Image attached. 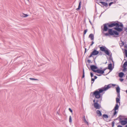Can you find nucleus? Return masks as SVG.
Here are the masks:
<instances>
[{
  "mask_svg": "<svg viewBox=\"0 0 127 127\" xmlns=\"http://www.w3.org/2000/svg\"><path fill=\"white\" fill-rule=\"evenodd\" d=\"M102 27V33L105 36L117 37L119 36L120 32L123 31V25L122 23L116 21L104 24L103 28Z\"/></svg>",
  "mask_w": 127,
  "mask_h": 127,
  "instance_id": "1",
  "label": "nucleus"
},
{
  "mask_svg": "<svg viewBox=\"0 0 127 127\" xmlns=\"http://www.w3.org/2000/svg\"><path fill=\"white\" fill-rule=\"evenodd\" d=\"M117 85L113 84H110L107 85H105L104 87L99 88L90 93V95L93 97H95L96 99L101 98V100L102 99L103 94L104 93V91H106L110 88L111 87H115Z\"/></svg>",
  "mask_w": 127,
  "mask_h": 127,
  "instance_id": "2",
  "label": "nucleus"
},
{
  "mask_svg": "<svg viewBox=\"0 0 127 127\" xmlns=\"http://www.w3.org/2000/svg\"><path fill=\"white\" fill-rule=\"evenodd\" d=\"M117 95L118 97H117L116 98V103L114 109L112 110V111H114L111 116V118H113L115 116L116 117L118 112V109L120 103V95H119V96H118V95Z\"/></svg>",
  "mask_w": 127,
  "mask_h": 127,
  "instance_id": "3",
  "label": "nucleus"
},
{
  "mask_svg": "<svg viewBox=\"0 0 127 127\" xmlns=\"http://www.w3.org/2000/svg\"><path fill=\"white\" fill-rule=\"evenodd\" d=\"M100 45L99 46L100 48V50L101 51L104 52L105 54L110 57L109 60L111 61L113 63V64L114 65V62L112 57V53L110 51L104 46H102L100 47Z\"/></svg>",
  "mask_w": 127,
  "mask_h": 127,
  "instance_id": "4",
  "label": "nucleus"
},
{
  "mask_svg": "<svg viewBox=\"0 0 127 127\" xmlns=\"http://www.w3.org/2000/svg\"><path fill=\"white\" fill-rule=\"evenodd\" d=\"M97 48H96V49H93V51L91 53L90 55L89 56L87 59H88L89 58L91 57H93V56L99 54V51L97 50Z\"/></svg>",
  "mask_w": 127,
  "mask_h": 127,
  "instance_id": "5",
  "label": "nucleus"
},
{
  "mask_svg": "<svg viewBox=\"0 0 127 127\" xmlns=\"http://www.w3.org/2000/svg\"><path fill=\"white\" fill-rule=\"evenodd\" d=\"M98 68L97 66L94 65H92L90 66L91 70L95 73L96 70Z\"/></svg>",
  "mask_w": 127,
  "mask_h": 127,
  "instance_id": "6",
  "label": "nucleus"
},
{
  "mask_svg": "<svg viewBox=\"0 0 127 127\" xmlns=\"http://www.w3.org/2000/svg\"><path fill=\"white\" fill-rule=\"evenodd\" d=\"M124 119V120H122V118L121 120L120 121V122H119L121 125L123 126L127 124V120L126 118H125Z\"/></svg>",
  "mask_w": 127,
  "mask_h": 127,
  "instance_id": "7",
  "label": "nucleus"
},
{
  "mask_svg": "<svg viewBox=\"0 0 127 127\" xmlns=\"http://www.w3.org/2000/svg\"><path fill=\"white\" fill-rule=\"evenodd\" d=\"M107 67V68L108 69L110 70V71L109 72V73L114 68V66H112V64L111 63H110V64H108V67Z\"/></svg>",
  "mask_w": 127,
  "mask_h": 127,
  "instance_id": "8",
  "label": "nucleus"
},
{
  "mask_svg": "<svg viewBox=\"0 0 127 127\" xmlns=\"http://www.w3.org/2000/svg\"><path fill=\"white\" fill-rule=\"evenodd\" d=\"M94 107L97 109H99L101 107V105L98 103H95L94 105Z\"/></svg>",
  "mask_w": 127,
  "mask_h": 127,
  "instance_id": "9",
  "label": "nucleus"
},
{
  "mask_svg": "<svg viewBox=\"0 0 127 127\" xmlns=\"http://www.w3.org/2000/svg\"><path fill=\"white\" fill-rule=\"evenodd\" d=\"M117 86L116 88V92L117 93V95H118V96L120 95V88L118 85H117Z\"/></svg>",
  "mask_w": 127,
  "mask_h": 127,
  "instance_id": "10",
  "label": "nucleus"
},
{
  "mask_svg": "<svg viewBox=\"0 0 127 127\" xmlns=\"http://www.w3.org/2000/svg\"><path fill=\"white\" fill-rule=\"evenodd\" d=\"M95 73H96L98 74H103V72L102 70H101L100 69H98V68H97V70H96V71L95 72Z\"/></svg>",
  "mask_w": 127,
  "mask_h": 127,
  "instance_id": "11",
  "label": "nucleus"
},
{
  "mask_svg": "<svg viewBox=\"0 0 127 127\" xmlns=\"http://www.w3.org/2000/svg\"><path fill=\"white\" fill-rule=\"evenodd\" d=\"M102 5L106 7H107L108 6V4L107 3L103 1H100L99 2Z\"/></svg>",
  "mask_w": 127,
  "mask_h": 127,
  "instance_id": "12",
  "label": "nucleus"
},
{
  "mask_svg": "<svg viewBox=\"0 0 127 127\" xmlns=\"http://www.w3.org/2000/svg\"><path fill=\"white\" fill-rule=\"evenodd\" d=\"M124 75V73L122 72L119 73L118 75L119 76L120 78H122L123 77Z\"/></svg>",
  "mask_w": 127,
  "mask_h": 127,
  "instance_id": "13",
  "label": "nucleus"
},
{
  "mask_svg": "<svg viewBox=\"0 0 127 127\" xmlns=\"http://www.w3.org/2000/svg\"><path fill=\"white\" fill-rule=\"evenodd\" d=\"M96 114L99 117L101 116L102 115L101 111L99 110H97L96 111Z\"/></svg>",
  "mask_w": 127,
  "mask_h": 127,
  "instance_id": "14",
  "label": "nucleus"
},
{
  "mask_svg": "<svg viewBox=\"0 0 127 127\" xmlns=\"http://www.w3.org/2000/svg\"><path fill=\"white\" fill-rule=\"evenodd\" d=\"M89 37L90 38L91 40H93L94 39V36L93 34L92 33L90 34L89 36Z\"/></svg>",
  "mask_w": 127,
  "mask_h": 127,
  "instance_id": "15",
  "label": "nucleus"
},
{
  "mask_svg": "<svg viewBox=\"0 0 127 127\" xmlns=\"http://www.w3.org/2000/svg\"><path fill=\"white\" fill-rule=\"evenodd\" d=\"M123 117V116L121 115H119L118 117L116 119H114V121H115V120H118L119 119V122H120V121H121L122 119L121 117Z\"/></svg>",
  "mask_w": 127,
  "mask_h": 127,
  "instance_id": "16",
  "label": "nucleus"
},
{
  "mask_svg": "<svg viewBox=\"0 0 127 127\" xmlns=\"http://www.w3.org/2000/svg\"><path fill=\"white\" fill-rule=\"evenodd\" d=\"M81 1H80L79 3V5H78V8H77L76 9L77 10H79L81 8Z\"/></svg>",
  "mask_w": 127,
  "mask_h": 127,
  "instance_id": "17",
  "label": "nucleus"
},
{
  "mask_svg": "<svg viewBox=\"0 0 127 127\" xmlns=\"http://www.w3.org/2000/svg\"><path fill=\"white\" fill-rule=\"evenodd\" d=\"M83 120L84 121V122L86 124H87V125H89L88 123L86 120V118H85V116H84V117L83 118Z\"/></svg>",
  "mask_w": 127,
  "mask_h": 127,
  "instance_id": "18",
  "label": "nucleus"
},
{
  "mask_svg": "<svg viewBox=\"0 0 127 127\" xmlns=\"http://www.w3.org/2000/svg\"><path fill=\"white\" fill-rule=\"evenodd\" d=\"M102 117L104 119V118H108V116L106 114H104L102 115Z\"/></svg>",
  "mask_w": 127,
  "mask_h": 127,
  "instance_id": "19",
  "label": "nucleus"
},
{
  "mask_svg": "<svg viewBox=\"0 0 127 127\" xmlns=\"http://www.w3.org/2000/svg\"><path fill=\"white\" fill-rule=\"evenodd\" d=\"M122 67L123 68L122 70L124 72H125L126 71H127V68L126 67H123L122 66Z\"/></svg>",
  "mask_w": 127,
  "mask_h": 127,
  "instance_id": "20",
  "label": "nucleus"
},
{
  "mask_svg": "<svg viewBox=\"0 0 127 127\" xmlns=\"http://www.w3.org/2000/svg\"><path fill=\"white\" fill-rule=\"evenodd\" d=\"M29 15L27 14H24V13H23L21 15V16L22 17H27Z\"/></svg>",
  "mask_w": 127,
  "mask_h": 127,
  "instance_id": "21",
  "label": "nucleus"
},
{
  "mask_svg": "<svg viewBox=\"0 0 127 127\" xmlns=\"http://www.w3.org/2000/svg\"><path fill=\"white\" fill-rule=\"evenodd\" d=\"M124 54L126 57L127 58V49H125V51Z\"/></svg>",
  "mask_w": 127,
  "mask_h": 127,
  "instance_id": "22",
  "label": "nucleus"
},
{
  "mask_svg": "<svg viewBox=\"0 0 127 127\" xmlns=\"http://www.w3.org/2000/svg\"><path fill=\"white\" fill-rule=\"evenodd\" d=\"M123 67H126L127 66V61H126L124 64L123 66Z\"/></svg>",
  "mask_w": 127,
  "mask_h": 127,
  "instance_id": "23",
  "label": "nucleus"
},
{
  "mask_svg": "<svg viewBox=\"0 0 127 127\" xmlns=\"http://www.w3.org/2000/svg\"><path fill=\"white\" fill-rule=\"evenodd\" d=\"M85 77V72L84 68L83 69V75L82 77V79L84 78Z\"/></svg>",
  "mask_w": 127,
  "mask_h": 127,
  "instance_id": "24",
  "label": "nucleus"
},
{
  "mask_svg": "<svg viewBox=\"0 0 127 127\" xmlns=\"http://www.w3.org/2000/svg\"><path fill=\"white\" fill-rule=\"evenodd\" d=\"M87 31V29L85 30L83 32L84 37L85 35L86 34Z\"/></svg>",
  "mask_w": 127,
  "mask_h": 127,
  "instance_id": "25",
  "label": "nucleus"
},
{
  "mask_svg": "<svg viewBox=\"0 0 127 127\" xmlns=\"http://www.w3.org/2000/svg\"><path fill=\"white\" fill-rule=\"evenodd\" d=\"M69 122L70 123H71L72 122V119L71 116H70L69 117Z\"/></svg>",
  "mask_w": 127,
  "mask_h": 127,
  "instance_id": "26",
  "label": "nucleus"
},
{
  "mask_svg": "<svg viewBox=\"0 0 127 127\" xmlns=\"http://www.w3.org/2000/svg\"><path fill=\"white\" fill-rule=\"evenodd\" d=\"M95 79L94 78H92L91 79V83L92 84L95 81Z\"/></svg>",
  "mask_w": 127,
  "mask_h": 127,
  "instance_id": "27",
  "label": "nucleus"
},
{
  "mask_svg": "<svg viewBox=\"0 0 127 127\" xmlns=\"http://www.w3.org/2000/svg\"><path fill=\"white\" fill-rule=\"evenodd\" d=\"M108 69L107 68V67H105V68L103 69L102 70L103 73H104V71L106 70V69Z\"/></svg>",
  "mask_w": 127,
  "mask_h": 127,
  "instance_id": "28",
  "label": "nucleus"
},
{
  "mask_svg": "<svg viewBox=\"0 0 127 127\" xmlns=\"http://www.w3.org/2000/svg\"><path fill=\"white\" fill-rule=\"evenodd\" d=\"M114 124H115V122H114V121H113L112 122V127H114Z\"/></svg>",
  "mask_w": 127,
  "mask_h": 127,
  "instance_id": "29",
  "label": "nucleus"
},
{
  "mask_svg": "<svg viewBox=\"0 0 127 127\" xmlns=\"http://www.w3.org/2000/svg\"><path fill=\"white\" fill-rule=\"evenodd\" d=\"M90 75H91V77L92 78V77L94 76V74H93L94 73L93 72H91L90 73Z\"/></svg>",
  "mask_w": 127,
  "mask_h": 127,
  "instance_id": "30",
  "label": "nucleus"
},
{
  "mask_svg": "<svg viewBox=\"0 0 127 127\" xmlns=\"http://www.w3.org/2000/svg\"><path fill=\"white\" fill-rule=\"evenodd\" d=\"M99 99H100V100L97 99L96 100V102L95 103H98V102H99L100 100V102L102 100H101V98H100Z\"/></svg>",
  "mask_w": 127,
  "mask_h": 127,
  "instance_id": "31",
  "label": "nucleus"
},
{
  "mask_svg": "<svg viewBox=\"0 0 127 127\" xmlns=\"http://www.w3.org/2000/svg\"><path fill=\"white\" fill-rule=\"evenodd\" d=\"M94 42L93 41L92 42H91V44H90V46H89V48H90V46H92L93 45V44H94Z\"/></svg>",
  "mask_w": 127,
  "mask_h": 127,
  "instance_id": "32",
  "label": "nucleus"
},
{
  "mask_svg": "<svg viewBox=\"0 0 127 127\" xmlns=\"http://www.w3.org/2000/svg\"><path fill=\"white\" fill-rule=\"evenodd\" d=\"M114 4V3L113 2H110V3H109V6H110L112 4Z\"/></svg>",
  "mask_w": 127,
  "mask_h": 127,
  "instance_id": "33",
  "label": "nucleus"
},
{
  "mask_svg": "<svg viewBox=\"0 0 127 127\" xmlns=\"http://www.w3.org/2000/svg\"><path fill=\"white\" fill-rule=\"evenodd\" d=\"M99 51V55H102V54H103V55H105V54H102V52H101V51Z\"/></svg>",
  "mask_w": 127,
  "mask_h": 127,
  "instance_id": "34",
  "label": "nucleus"
},
{
  "mask_svg": "<svg viewBox=\"0 0 127 127\" xmlns=\"http://www.w3.org/2000/svg\"><path fill=\"white\" fill-rule=\"evenodd\" d=\"M68 110L71 113H72L73 111L70 108H69Z\"/></svg>",
  "mask_w": 127,
  "mask_h": 127,
  "instance_id": "35",
  "label": "nucleus"
},
{
  "mask_svg": "<svg viewBox=\"0 0 127 127\" xmlns=\"http://www.w3.org/2000/svg\"><path fill=\"white\" fill-rule=\"evenodd\" d=\"M124 80V79L123 78H120L119 79V80L121 82H122Z\"/></svg>",
  "mask_w": 127,
  "mask_h": 127,
  "instance_id": "36",
  "label": "nucleus"
},
{
  "mask_svg": "<svg viewBox=\"0 0 127 127\" xmlns=\"http://www.w3.org/2000/svg\"><path fill=\"white\" fill-rule=\"evenodd\" d=\"M30 79L31 80H37V79L33 78H30Z\"/></svg>",
  "mask_w": 127,
  "mask_h": 127,
  "instance_id": "37",
  "label": "nucleus"
},
{
  "mask_svg": "<svg viewBox=\"0 0 127 127\" xmlns=\"http://www.w3.org/2000/svg\"><path fill=\"white\" fill-rule=\"evenodd\" d=\"M87 62L89 64H90L91 63H92V62H91V61L89 59H88V60H87Z\"/></svg>",
  "mask_w": 127,
  "mask_h": 127,
  "instance_id": "38",
  "label": "nucleus"
},
{
  "mask_svg": "<svg viewBox=\"0 0 127 127\" xmlns=\"http://www.w3.org/2000/svg\"><path fill=\"white\" fill-rule=\"evenodd\" d=\"M124 30L126 32H127V27L124 28Z\"/></svg>",
  "mask_w": 127,
  "mask_h": 127,
  "instance_id": "39",
  "label": "nucleus"
},
{
  "mask_svg": "<svg viewBox=\"0 0 127 127\" xmlns=\"http://www.w3.org/2000/svg\"><path fill=\"white\" fill-rule=\"evenodd\" d=\"M125 44V43L124 41L122 42V45H124Z\"/></svg>",
  "mask_w": 127,
  "mask_h": 127,
  "instance_id": "40",
  "label": "nucleus"
},
{
  "mask_svg": "<svg viewBox=\"0 0 127 127\" xmlns=\"http://www.w3.org/2000/svg\"><path fill=\"white\" fill-rule=\"evenodd\" d=\"M117 127H123L122 125H118L117 126Z\"/></svg>",
  "mask_w": 127,
  "mask_h": 127,
  "instance_id": "41",
  "label": "nucleus"
},
{
  "mask_svg": "<svg viewBox=\"0 0 127 127\" xmlns=\"http://www.w3.org/2000/svg\"><path fill=\"white\" fill-rule=\"evenodd\" d=\"M97 76H94V78L95 79H96L97 78Z\"/></svg>",
  "mask_w": 127,
  "mask_h": 127,
  "instance_id": "42",
  "label": "nucleus"
},
{
  "mask_svg": "<svg viewBox=\"0 0 127 127\" xmlns=\"http://www.w3.org/2000/svg\"><path fill=\"white\" fill-rule=\"evenodd\" d=\"M85 51H84V54L86 53L87 52V49L86 48H85Z\"/></svg>",
  "mask_w": 127,
  "mask_h": 127,
  "instance_id": "43",
  "label": "nucleus"
},
{
  "mask_svg": "<svg viewBox=\"0 0 127 127\" xmlns=\"http://www.w3.org/2000/svg\"><path fill=\"white\" fill-rule=\"evenodd\" d=\"M93 102H94V105L95 103V99H94L93 100Z\"/></svg>",
  "mask_w": 127,
  "mask_h": 127,
  "instance_id": "44",
  "label": "nucleus"
},
{
  "mask_svg": "<svg viewBox=\"0 0 127 127\" xmlns=\"http://www.w3.org/2000/svg\"><path fill=\"white\" fill-rule=\"evenodd\" d=\"M96 57H96L95 58H93V59H94V62H95V59H96Z\"/></svg>",
  "mask_w": 127,
  "mask_h": 127,
  "instance_id": "45",
  "label": "nucleus"
},
{
  "mask_svg": "<svg viewBox=\"0 0 127 127\" xmlns=\"http://www.w3.org/2000/svg\"><path fill=\"white\" fill-rule=\"evenodd\" d=\"M89 22L92 25V26H93V24H92V22H91V21L90 20H89Z\"/></svg>",
  "mask_w": 127,
  "mask_h": 127,
  "instance_id": "46",
  "label": "nucleus"
},
{
  "mask_svg": "<svg viewBox=\"0 0 127 127\" xmlns=\"http://www.w3.org/2000/svg\"><path fill=\"white\" fill-rule=\"evenodd\" d=\"M96 75H97V76H101V74H96Z\"/></svg>",
  "mask_w": 127,
  "mask_h": 127,
  "instance_id": "47",
  "label": "nucleus"
},
{
  "mask_svg": "<svg viewBox=\"0 0 127 127\" xmlns=\"http://www.w3.org/2000/svg\"><path fill=\"white\" fill-rule=\"evenodd\" d=\"M124 48H127V45L126 44V45L124 46Z\"/></svg>",
  "mask_w": 127,
  "mask_h": 127,
  "instance_id": "48",
  "label": "nucleus"
},
{
  "mask_svg": "<svg viewBox=\"0 0 127 127\" xmlns=\"http://www.w3.org/2000/svg\"><path fill=\"white\" fill-rule=\"evenodd\" d=\"M110 1L109 0H106L105 1H106V2H107V1Z\"/></svg>",
  "mask_w": 127,
  "mask_h": 127,
  "instance_id": "49",
  "label": "nucleus"
},
{
  "mask_svg": "<svg viewBox=\"0 0 127 127\" xmlns=\"http://www.w3.org/2000/svg\"><path fill=\"white\" fill-rule=\"evenodd\" d=\"M98 69H100L101 70H102V68L101 67H100V68H98Z\"/></svg>",
  "mask_w": 127,
  "mask_h": 127,
  "instance_id": "50",
  "label": "nucleus"
},
{
  "mask_svg": "<svg viewBox=\"0 0 127 127\" xmlns=\"http://www.w3.org/2000/svg\"><path fill=\"white\" fill-rule=\"evenodd\" d=\"M111 119H110L109 121H111ZM107 121V122H108V121Z\"/></svg>",
  "mask_w": 127,
  "mask_h": 127,
  "instance_id": "51",
  "label": "nucleus"
},
{
  "mask_svg": "<svg viewBox=\"0 0 127 127\" xmlns=\"http://www.w3.org/2000/svg\"><path fill=\"white\" fill-rule=\"evenodd\" d=\"M125 127H127V124L125 126Z\"/></svg>",
  "mask_w": 127,
  "mask_h": 127,
  "instance_id": "52",
  "label": "nucleus"
},
{
  "mask_svg": "<svg viewBox=\"0 0 127 127\" xmlns=\"http://www.w3.org/2000/svg\"><path fill=\"white\" fill-rule=\"evenodd\" d=\"M126 92L127 94V90H126Z\"/></svg>",
  "mask_w": 127,
  "mask_h": 127,
  "instance_id": "53",
  "label": "nucleus"
},
{
  "mask_svg": "<svg viewBox=\"0 0 127 127\" xmlns=\"http://www.w3.org/2000/svg\"><path fill=\"white\" fill-rule=\"evenodd\" d=\"M107 63V62H106L105 63V64H106Z\"/></svg>",
  "mask_w": 127,
  "mask_h": 127,
  "instance_id": "54",
  "label": "nucleus"
},
{
  "mask_svg": "<svg viewBox=\"0 0 127 127\" xmlns=\"http://www.w3.org/2000/svg\"><path fill=\"white\" fill-rule=\"evenodd\" d=\"M84 37H84V35H83V38H84Z\"/></svg>",
  "mask_w": 127,
  "mask_h": 127,
  "instance_id": "55",
  "label": "nucleus"
},
{
  "mask_svg": "<svg viewBox=\"0 0 127 127\" xmlns=\"http://www.w3.org/2000/svg\"><path fill=\"white\" fill-rule=\"evenodd\" d=\"M97 48L95 47L94 49H96Z\"/></svg>",
  "mask_w": 127,
  "mask_h": 127,
  "instance_id": "56",
  "label": "nucleus"
},
{
  "mask_svg": "<svg viewBox=\"0 0 127 127\" xmlns=\"http://www.w3.org/2000/svg\"><path fill=\"white\" fill-rule=\"evenodd\" d=\"M87 67H88V68L89 69V68L88 67V66L87 65Z\"/></svg>",
  "mask_w": 127,
  "mask_h": 127,
  "instance_id": "57",
  "label": "nucleus"
},
{
  "mask_svg": "<svg viewBox=\"0 0 127 127\" xmlns=\"http://www.w3.org/2000/svg\"><path fill=\"white\" fill-rule=\"evenodd\" d=\"M126 78H127V75L126 76Z\"/></svg>",
  "mask_w": 127,
  "mask_h": 127,
  "instance_id": "58",
  "label": "nucleus"
},
{
  "mask_svg": "<svg viewBox=\"0 0 127 127\" xmlns=\"http://www.w3.org/2000/svg\"><path fill=\"white\" fill-rule=\"evenodd\" d=\"M126 120H127V118H126Z\"/></svg>",
  "mask_w": 127,
  "mask_h": 127,
  "instance_id": "59",
  "label": "nucleus"
},
{
  "mask_svg": "<svg viewBox=\"0 0 127 127\" xmlns=\"http://www.w3.org/2000/svg\"><path fill=\"white\" fill-rule=\"evenodd\" d=\"M124 60H126V59H124Z\"/></svg>",
  "mask_w": 127,
  "mask_h": 127,
  "instance_id": "60",
  "label": "nucleus"
},
{
  "mask_svg": "<svg viewBox=\"0 0 127 127\" xmlns=\"http://www.w3.org/2000/svg\"><path fill=\"white\" fill-rule=\"evenodd\" d=\"M28 1H29V0H27Z\"/></svg>",
  "mask_w": 127,
  "mask_h": 127,
  "instance_id": "61",
  "label": "nucleus"
}]
</instances>
